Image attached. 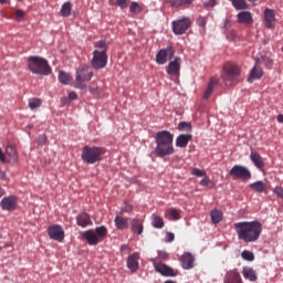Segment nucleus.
I'll use <instances>...</instances> for the list:
<instances>
[{"mask_svg": "<svg viewBox=\"0 0 283 283\" xmlns=\"http://www.w3.org/2000/svg\"><path fill=\"white\" fill-rule=\"evenodd\" d=\"M242 273L244 280H249L250 282H255L258 280V274L252 268H244Z\"/></svg>", "mask_w": 283, "mask_h": 283, "instance_id": "obj_28", "label": "nucleus"}, {"mask_svg": "<svg viewBox=\"0 0 283 283\" xmlns=\"http://www.w3.org/2000/svg\"><path fill=\"white\" fill-rule=\"evenodd\" d=\"M234 230L239 240L249 244L260 240V235H262V223L258 220L241 221L234 223Z\"/></svg>", "mask_w": 283, "mask_h": 283, "instance_id": "obj_1", "label": "nucleus"}, {"mask_svg": "<svg viewBox=\"0 0 283 283\" xmlns=\"http://www.w3.org/2000/svg\"><path fill=\"white\" fill-rule=\"evenodd\" d=\"M211 181L209 180V177H205L201 181L200 185H202V187H209V184Z\"/></svg>", "mask_w": 283, "mask_h": 283, "instance_id": "obj_51", "label": "nucleus"}, {"mask_svg": "<svg viewBox=\"0 0 283 283\" xmlns=\"http://www.w3.org/2000/svg\"><path fill=\"white\" fill-rule=\"evenodd\" d=\"M238 23H242L243 25H251L253 23V15L249 11H241L237 15Z\"/></svg>", "mask_w": 283, "mask_h": 283, "instance_id": "obj_21", "label": "nucleus"}, {"mask_svg": "<svg viewBox=\"0 0 283 283\" xmlns=\"http://www.w3.org/2000/svg\"><path fill=\"white\" fill-rule=\"evenodd\" d=\"M277 123H282V124H283V115H282V114H280V115L277 116Z\"/></svg>", "mask_w": 283, "mask_h": 283, "instance_id": "obj_57", "label": "nucleus"}, {"mask_svg": "<svg viewBox=\"0 0 283 283\" xmlns=\"http://www.w3.org/2000/svg\"><path fill=\"white\" fill-rule=\"evenodd\" d=\"M216 87V80H211L210 83L208 84V87L203 94V98H209L211 94H213V90Z\"/></svg>", "mask_w": 283, "mask_h": 283, "instance_id": "obj_38", "label": "nucleus"}, {"mask_svg": "<svg viewBox=\"0 0 283 283\" xmlns=\"http://www.w3.org/2000/svg\"><path fill=\"white\" fill-rule=\"evenodd\" d=\"M6 160H7V163H8V159L6 158ZM9 160H11L10 158H9Z\"/></svg>", "mask_w": 283, "mask_h": 283, "instance_id": "obj_62", "label": "nucleus"}, {"mask_svg": "<svg viewBox=\"0 0 283 283\" xmlns=\"http://www.w3.org/2000/svg\"><path fill=\"white\" fill-rule=\"evenodd\" d=\"M158 258H160V260H167V252H158Z\"/></svg>", "mask_w": 283, "mask_h": 283, "instance_id": "obj_54", "label": "nucleus"}, {"mask_svg": "<svg viewBox=\"0 0 283 283\" xmlns=\"http://www.w3.org/2000/svg\"><path fill=\"white\" fill-rule=\"evenodd\" d=\"M6 158H10L11 160H17V149L14 147L9 146L6 148V154L3 155V149L0 148V160L2 163H7Z\"/></svg>", "mask_w": 283, "mask_h": 283, "instance_id": "obj_19", "label": "nucleus"}, {"mask_svg": "<svg viewBox=\"0 0 283 283\" xmlns=\"http://www.w3.org/2000/svg\"><path fill=\"white\" fill-rule=\"evenodd\" d=\"M41 99L33 97L29 99V107L30 109H38V107H41Z\"/></svg>", "mask_w": 283, "mask_h": 283, "instance_id": "obj_41", "label": "nucleus"}, {"mask_svg": "<svg viewBox=\"0 0 283 283\" xmlns=\"http://www.w3.org/2000/svg\"><path fill=\"white\" fill-rule=\"evenodd\" d=\"M166 1L167 3H169L171 8H182V7L191 6V3H193V0H166Z\"/></svg>", "mask_w": 283, "mask_h": 283, "instance_id": "obj_27", "label": "nucleus"}, {"mask_svg": "<svg viewBox=\"0 0 283 283\" xmlns=\"http://www.w3.org/2000/svg\"><path fill=\"white\" fill-rule=\"evenodd\" d=\"M181 266L186 271L193 269V263L196 262V256L191 252H185L180 258Z\"/></svg>", "mask_w": 283, "mask_h": 283, "instance_id": "obj_14", "label": "nucleus"}, {"mask_svg": "<svg viewBox=\"0 0 283 283\" xmlns=\"http://www.w3.org/2000/svg\"><path fill=\"white\" fill-rule=\"evenodd\" d=\"M250 189H253L256 193H262L263 191H266V184H264V181H256L250 184Z\"/></svg>", "mask_w": 283, "mask_h": 283, "instance_id": "obj_30", "label": "nucleus"}, {"mask_svg": "<svg viewBox=\"0 0 283 283\" xmlns=\"http://www.w3.org/2000/svg\"><path fill=\"white\" fill-rule=\"evenodd\" d=\"M155 154L158 158L174 155V134L168 130H160L156 134Z\"/></svg>", "mask_w": 283, "mask_h": 283, "instance_id": "obj_2", "label": "nucleus"}, {"mask_svg": "<svg viewBox=\"0 0 283 283\" xmlns=\"http://www.w3.org/2000/svg\"><path fill=\"white\" fill-rule=\"evenodd\" d=\"M28 69L32 74L39 76H50L52 74V66L48 63V60L41 56H30L28 59Z\"/></svg>", "mask_w": 283, "mask_h": 283, "instance_id": "obj_5", "label": "nucleus"}, {"mask_svg": "<svg viewBox=\"0 0 283 283\" xmlns=\"http://www.w3.org/2000/svg\"><path fill=\"white\" fill-rule=\"evenodd\" d=\"M210 218L213 224H220L222 222V212L220 210H212Z\"/></svg>", "mask_w": 283, "mask_h": 283, "instance_id": "obj_32", "label": "nucleus"}, {"mask_svg": "<svg viewBox=\"0 0 283 283\" xmlns=\"http://www.w3.org/2000/svg\"><path fill=\"white\" fill-rule=\"evenodd\" d=\"M154 266L157 273H160V275H164L165 277H176V272L174 271V269L169 268L167 264L155 262Z\"/></svg>", "mask_w": 283, "mask_h": 283, "instance_id": "obj_13", "label": "nucleus"}, {"mask_svg": "<svg viewBox=\"0 0 283 283\" xmlns=\"http://www.w3.org/2000/svg\"><path fill=\"white\" fill-rule=\"evenodd\" d=\"M250 159L258 169H264V160L262 159V156H260V154L252 153L250 155Z\"/></svg>", "mask_w": 283, "mask_h": 283, "instance_id": "obj_29", "label": "nucleus"}, {"mask_svg": "<svg viewBox=\"0 0 283 283\" xmlns=\"http://www.w3.org/2000/svg\"><path fill=\"white\" fill-rule=\"evenodd\" d=\"M248 1H255V0H248Z\"/></svg>", "mask_w": 283, "mask_h": 283, "instance_id": "obj_63", "label": "nucleus"}, {"mask_svg": "<svg viewBox=\"0 0 283 283\" xmlns=\"http://www.w3.org/2000/svg\"><path fill=\"white\" fill-rule=\"evenodd\" d=\"M76 224L78 227H82L83 229H85V227H90V224H92V219H90V214H87L86 212H82L81 214H78L76 217Z\"/></svg>", "mask_w": 283, "mask_h": 283, "instance_id": "obj_23", "label": "nucleus"}, {"mask_svg": "<svg viewBox=\"0 0 283 283\" xmlns=\"http://www.w3.org/2000/svg\"><path fill=\"white\" fill-rule=\"evenodd\" d=\"M273 193H275V196H277L279 198H281V200H283V188L282 187H275L273 189Z\"/></svg>", "mask_w": 283, "mask_h": 283, "instance_id": "obj_45", "label": "nucleus"}, {"mask_svg": "<svg viewBox=\"0 0 283 283\" xmlns=\"http://www.w3.org/2000/svg\"><path fill=\"white\" fill-rule=\"evenodd\" d=\"M175 55H176V50L172 46L161 49L156 54V63L158 65H165V63H167V61L174 59Z\"/></svg>", "mask_w": 283, "mask_h": 283, "instance_id": "obj_9", "label": "nucleus"}, {"mask_svg": "<svg viewBox=\"0 0 283 283\" xmlns=\"http://www.w3.org/2000/svg\"><path fill=\"white\" fill-rule=\"evenodd\" d=\"M94 48L95 50L93 51V59L91 61L92 67L94 70L107 67V42L105 40L94 42Z\"/></svg>", "mask_w": 283, "mask_h": 283, "instance_id": "obj_3", "label": "nucleus"}, {"mask_svg": "<svg viewBox=\"0 0 283 283\" xmlns=\"http://www.w3.org/2000/svg\"><path fill=\"white\" fill-rule=\"evenodd\" d=\"M262 76H264V71H262V67H260V65L255 63L248 77V83H253V81H260Z\"/></svg>", "mask_w": 283, "mask_h": 283, "instance_id": "obj_18", "label": "nucleus"}, {"mask_svg": "<svg viewBox=\"0 0 283 283\" xmlns=\"http://www.w3.org/2000/svg\"><path fill=\"white\" fill-rule=\"evenodd\" d=\"M216 1L217 0H207V1L203 2V6L206 8H213V7H216Z\"/></svg>", "mask_w": 283, "mask_h": 283, "instance_id": "obj_47", "label": "nucleus"}, {"mask_svg": "<svg viewBox=\"0 0 283 283\" xmlns=\"http://www.w3.org/2000/svg\"><path fill=\"white\" fill-rule=\"evenodd\" d=\"M17 205H19V199L17 198V196L13 195L4 197L0 201V207L2 211H14V209H17Z\"/></svg>", "mask_w": 283, "mask_h": 283, "instance_id": "obj_11", "label": "nucleus"}, {"mask_svg": "<svg viewBox=\"0 0 283 283\" xmlns=\"http://www.w3.org/2000/svg\"><path fill=\"white\" fill-rule=\"evenodd\" d=\"M266 65H268V67H270V65H273V62L271 60H268Z\"/></svg>", "mask_w": 283, "mask_h": 283, "instance_id": "obj_61", "label": "nucleus"}, {"mask_svg": "<svg viewBox=\"0 0 283 283\" xmlns=\"http://www.w3.org/2000/svg\"><path fill=\"white\" fill-rule=\"evenodd\" d=\"M166 238H167V242H174V240H176V235H174V233L171 232H168L166 234Z\"/></svg>", "mask_w": 283, "mask_h": 283, "instance_id": "obj_52", "label": "nucleus"}, {"mask_svg": "<svg viewBox=\"0 0 283 283\" xmlns=\"http://www.w3.org/2000/svg\"><path fill=\"white\" fill-rule=\"evenodd\" d=\"M232 6L235 10H247L249 8V4L244 0H232Z\"/></svg>", "mask_w": 283, "mask_h": 283, "instance_id": "obj_36", "label": "nucleus"}, {"mask_svg": "<svg viewBox=\"0 0 283 283\" xmlns=\"http://www.w3.org/2000/svg\"><path fill=\"white\" fill-rule=\"evenodd\" d=\"M3 196H6V190H3V188L0 187V198H3Z\"/></svg>", "mask_w": 283, "mask_h": 283, "instance_id": "obj_56", "label": "nucleus"}, {"mask_svg": "<svg viewBox=\"0 0 283 283\" xmlns=\"http://www.w3.org/2000/svg\"><path fill=\"white\" fill-rule=\"evenodd\" d=\"M138 260H140V255L138 253H134L127 259V266L129 270L133 271V273H136V271H138Z\"/></svg>", "mask_w": 283, "mask_h": 283, "instance_id": "obj_22", "label": "nucleus"}, {"mask_svg": "<svg viewBox=\"0 0 283 283\" xmlns=\"http://www.w3.org/2000/svg\"><path fill=\"white\" fill-rule=\"evenodd\" d=\"M264 23L269 29L275 25V11L273 9L264 10Z\"/></svg>", "mask_w": 283, "mask_h": 283, "instance_id": "obj_20", "label": "nucleus"}, {"mask_svg": "<svg viewBox=\"0 0 283 283\" xmlns=\"http://www.w3.org/2000/svg\"><path fill=\"white\" fill-rule=\"evenodd\" d=\"M103 154H105V148L84 146L82 160L86 163V165H95V163H101V156H103Z\"/></svg>", "mask_w": 283, "mask_h": 283, "instance_id": "obj_6", "label": "nucleus"}, {"mask_svg": "<svg viewBox=\"0 0 283 283\" xmlns=\"http://www.w3.org/2000/svg\"><path fill=\"white\" fill-rule=\"evenodd\" d=\"M192 176H197L198 178H202L203 176H207V174L203 170H200L199 168H193L191 170Z\"/></svg>", "mask_w": 283, "mask_h": 283, "instance_id": "obj_43", "label": "nucleus"}, {"mask_svg": "<svg viewBox=\"0 0 283 283\" xmlns=\"http://www.w3.org/2000/svg\"><path fill=\"white\" fill-rule=\"evenodd\" d=\"M241 258L242 260H247V262H253V260H255V254L249 250H244L241 252Z\"/></svg>", "mask_w": 283, "mask_h": 283, "instance_id": "obj_39", "label": "nucleus"}, {"mask_svg": "<svg viewBox=\"0 0 283 283\" xmlns=\"http://www.w3.org/2000/svg\"><path fill=\"white\" fill-rule=\"evenodd\" d=\"M8 3V0H0V6Z\"/></svg>", "mask_w": 283, "mask_h": 283, "instance_id": "obj_60", "label": "nucleus"}, {"mask_svg": "<svg viewBox=\"0 0 283 283\" xmlns=\"http://www.w3.org/2000/svg\"><path fill=\"white\" fill-rule=\"evenodd\" d=\"M240 66L233 63H226L221 71V78L227 87L238 85L240 83Z\"/></svg>", "mask_w": 283, "mask_h": 283, "instance_id": "obj_4", "label": "nucleus"}, {"mask_svg": "<svg viewBox=\"0 0 283 283\" xmlns=\"http://www.w3.org/2000/svg\"><path fill=\"white\" fill-rule=\"evenodd\" d=\"M197 24L199 25V28H205V25H207V20L202 17L198 18Z\"/></svg>", "mask_w": 283, "mask_h": 283, "instance_id": "obj_48", "label": "nucleus"}, {"mask_svg": "<svg viewBox=\"0 0 283 283\" xmlns=\"http://www.w3.org/2000/svg\"><path fill=\"white\" fill-rule=\"evenodd\" d=\"M229 175L233 177V180H251V170L244 166L235 165L229 171Z\"/></svg>", "mask_w": 283, "mask_h": 283, "instance_id": "obj_8", "label": "nucleus"}, {"mask_svg": "<svg viewBox=\"0 0 283 283\" xmlns=\"http://www.w3.org/2000/svg\"><path fill=\"white\" fill-rule=\"evenodd\" d=\"M182 64V59L175 57L174 61L169 62L167 66V74H172L175 76H178L180 74V65Z\"/></svg>", "mask_w": 283, "mask_h": 283, "instance_id": "obj_16", "label": "nucleus"}, {"mask_svg": "<svg viewBox=\"0 0 283 283\" xmlns=\"http://www.w3.org/2000/svg\"><path fill=\"white\" fill-rule=\"evenodd\" d=\"M193 138V136L189 134H181L176 139V147H180L181 149H185L187 145H189V142Z\"/></svg>", "mask_w": 283, "mask_h": 283, "instance_id": "obj_24", "label": "nucleus"}, {"mask_svg": "<svg viewBox=\"0 0 283 283\" xmlns=\"http://www.w3.org/2000/svg\"><path fill=\"white\" fill-rule=\"evenodd\" d=\"M0 240H3V234L0 233ZM3 244H7V243H3V241H0V245L3 247Z\"/></svg>", "mask_w": 283, "mask_h": 283, "instance_id": "obj_58", "label": "nucleus"}, {"mask_svg": "<svg viewBox=\"0 0 283 283\" xmlns=\"http://www.w3.org/2000/svg\"><path fill=\"white\" fill-rule=\"evenodd\" d=\"M134 209V206L126 203L124 208L122 209L125 213H129Z\"/></svg>", "mask_w": 283, "mask_h": 283, "instance_id": "obj_50", "label": "nucleus"}, {"mask_svg": "<svg viewBox=\"0 0 283 283\" xmlns=\"http://www.w3.org/2000/svg\"><path fill=\"white\" fill-rule=\"evenodd\" d=\"M130 229L133 233H137V235H143L144 227L142 219L134 218L130 222Z\"/></svg>", "mask_w": 283, "mask_h": 283, "instance_id": "obj_25", "label": "nucleus"}, {"mask_svg": "<svg viewBox=\"0 0 283 283\" xmlns=\"http://www.w3.org/2000/svg\"><path fill=\"white\" fill-rule=\"evenodd\" d=\"M49 238H51V240H56V242H61L62 240H65V231L61 226H51L49 228Z\"/></svg>", "mask_w": 283, "mask_h": 283, "instance_id": "obj_12", "label": "nucleus"}, {"mask_svg": "<svg viewBox=\"0 0 283 283\" xmlns=\"http://www.w3.org/2000/svg\"><path fill=\"white\" fill-rule=\"evenodd\" d=\"M59 81L60 83H62V85H70L72 81V75L62 71L59 73Z\"/></svg>", "mask_w": 283, "mask_h": 283, "instance_id": "obj_33", "label": "nucleus"}, {"mask_svg": "<svg viewBox=\"0 0 283 283\" xmlns=\"http://www.w3.org/2000/svg\"><path fill=\"white\" fill-rule=\"evenodd\" d=\"M189 28H191V19L189 18L184 17L172 22V32H175V34H185Z\"/></svg>", "mask_w": 283, "mask_h": 283, "instance_id": "obj_10", "label": "nucleus"}, {"mask_svg": "<svg viewBox=\"0 0 283 283\" xmlns=\"http://www.w3.org/2000/svg\"><path fill=\"white\" fill-rule=\"evenodd\" d=\"M179 132H191V123L180 122L178 125Z\"/></svg>", "mask_w": 283, "mask_h": 283, "instance_id": "obj_42", "label": "nucleus"}, {"mask_svg": "<svg viewBox=\"0 0 283 283\" xmlns=\"http://www.w3.org/2000/svg\"><path fill=\"white\" fill-rule=\"evenodd\" d=\"M77 97H78V96L76 95V92H71V93H69V98H70L71 101H76Z\"/></svg>", "mask_w": 283, "mask_h": 283, "instance_id": "obj_53", "label": "nucleus"}, {"mask_svg": "<svg viewBox=\"0 0 283 283\" xmlns=\"http://www.w3.org/2000/svg\"><path fill=\"white\" fill-rule=\"evenodd\" d=\"M46 142H48V137L45 135H41L38 137L39 145H45Z\"/></svg>", "mask_w": 283, "mask_h": 283, "instance_id": "obj_49", "label": "nucleus"}, {"mask_svg": "<svg viewBox=\"0 0 283 283\" xmlns=\"http://www.w3.org/2000/svg\"><path fill=\"white\" fill-rule=\"evenodd\" d=\"M151 224L155 229H163V227H165V220H163V217H159L158 214H153Z\"/></svg>", "mask_w": 283, "mask_h": 283, "instance_id": "obj_31", "label": "nucleus"}, {"mask_svg": "<svg viewBox=\"0 0 283 283\" xmlns=\"http://www.w3.org/2000/svg\"><path fill=\"white\" fill-rule=\"evenodd\" d=\"M23 17H25V12L23 10H18L14 13L15 21H23Z\"/></svg>", "mask_w": 283, "mask_h": 283, "instance_id": "obj_44", "label": "nucleus"}, {"mask_svg": "<svg viewBox=\"0 0 283 283\" xmlns=\"http://www.w3.org/2000/svg\"><path fill=\"white\" fill-rule=\"evenodd\" d=\"M0 178H6V172L4 171H0Z\"/></svg>", "mask_w": 283, "mask_h": 283, "instance_id": "obj_59", "label": "nucleus"}, {"mask_svg": "<svg viewBox=\"0 0 283 283\" xmlns=\"http://www.w3.org/2000/svg\"><path fill=\"white\" fill-rule=\"evenodd\" d=\"M129 12H132L133 14H140V12H143V8L140 7V4H138V2H132L129 7Z\"/></svg>", "mask_w": 283, "mask_h": 283, "instance_id": "obj_40", "label": "nucleus"}, {"mask_svg": "<svg viewBox=\"0 0 283 283\" xmlns=\"http://www.w3.org/2000/svg\"><path fill=\"white\" fill-rule=\"evenodd\" d=\"M92 76H94V73L90 71V66L81 65L76 70V83L74 84V87H76L77 90H87V85L83 83H85L86 81H92Z\"/></svg>", "mask_w": 283, "mask_h": 283, "instance_id": "obj_7", "label": "nucleus"}, {"mask_svg": "<svg viewBox=\"0 0 283 283\" xmlns=\"http://www.w3.org/2000/svg\"><path fill=\"white\" fill-rule=\"evenodd\" d=\"M223 283H242V276L238 270H230L226 273Z\"/></svg>", "mask_w": 283, "mask_h": 283, "instance_id": "obj_17", "label": "nucleus"}, {"mask_svg": "<svg viewBox=\"0 0 283 283\" xmlns=\"http://www.w3.org/2000/svg\"><path fill=\"white\" fill-rule=\"evenodd\" d=\"M61 14L62 17H70L72 14V3H64L61 9Z\"/></svg>", "mask_w": 283, "mask_h": 283, "instance_id": "obj_37", "label": "nucleus"}, {"mask_svg": "<svg viewBox=\"0 0 283 283\" xmlns=\"http://www.w3.org/2000/svg\"><path fill=\"white\" fill-rule=\"evenodd\" d=\"M90 92H91V94H93L94 96H97V94H99V90L97 88V87H95V88H90Z\"/></svg>", "mask_w": 283, "mask_h": 283, "instance_id": "obj_55", "label": "nucleus"}, {"mask_svg": "<svg viewBox=\"0 0 283 283\" xmlns=\"http://www.w3.org/2000/svg\"><path fill=\"white\" fill-rule=\"evenodd\" d=\"M165 217L168 218V220H180V213L174 208L168 209Z\"/></svg>", "mask_w": 283, "mask_h": 283, "instance_id": "obj_34", "label": "nucleus"}, {"mask_svg": "<svg viewBox=\"0 0 283 283\" xmlns=\"http://www.w3.org/2000/svg\"><path fill=\"white\" fill-rule=\"evenodd\" d=\"M94 233L98 237L99 242H103V238L107 235V228L105 226L97 227Z\"/></svg>", "mask_w": 283, "mask_h": 283, "instance_id": "obj_35", "label": "nucleus"}, {"mask_svg": "<svg viewBox=\"0 0 283 283\" xmlns=\"http://www.w3.org/2000/svg\"><path fill=\"white\" fill-rule=\"evenodd\" d=\"M116 4L122 8V10H125V8H127V0H116Z\"/></svg>", "mask_w": 283, "mask_h": 283, "instance_id": "obj_46", "label": "nucleus"}, {"mask_svg": "<svg viewBox=\"0 0 283 283\" xmlns=\"http://www.w3.org/2000/svg\"><path fill=\"white\" fill-rule=\"evenodd\" d=\"M83 240H86L87 244H90V247H96V244H98L99 239L96 235V233L94 232V230H87L81 233Z\"/></svg>", "mask_w": 283, "mask_h": 283, "instance_id": "obj_15", "label": "nucleus"}, {"mask_svg": "<svg viewBox=\"0 0 283 283\" xmlns=\"http://www.w3.org/2000/svg\"><path fill=\"white\" fill-rule=\"evenodd\" d=\"M114 223L116 229H118V231H124V229H129V221L124 217L116 216Z\"/></svg>", "mask_w": 283, "mask_h": 283, "instance_id": "obj_26", "label": "nucleus"}]
</instances>
